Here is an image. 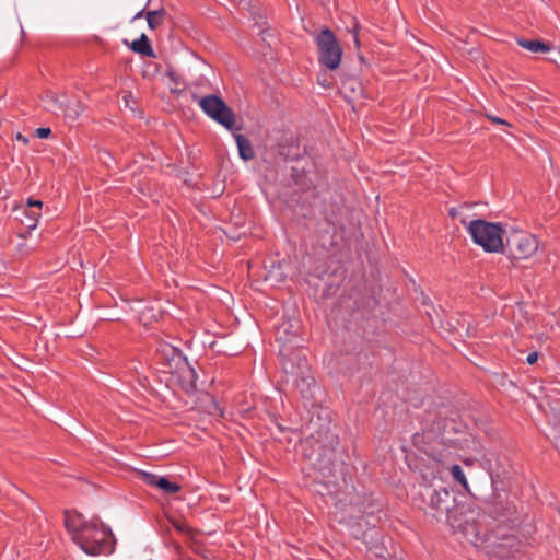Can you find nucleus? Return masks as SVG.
<instances>
[{"mask_svg": "<svg viewBox=\"0 0 560 560\" xmlns=\"http://www.w3.org/2000/svg\"><path fill=\"white\" fill-rule=\"evenodd\" d=\"M63 515L67 532L85 553L97 556L113 552V533L98 518L86 521L81 513L70 510H66Z\"/></svg>", "mask_w": 560, "mask_h": 560, "instance_id": "1", "label": "nucleus"}, {"mask_svg": "<svg viewBox=\"0 0 560 560\" xmlns=\"http://www.w3.org/2000/svg\"><path fill=\"white\" fill-rule=\"evenodd\" d=\"M288 332V327L282 325L276 334V340L281 343L279 354L282 369L288 375L294 377L296 386L302 384L310 387L314 383V377L310 374L306 358L301 349H293L288 345L291 341V338L285 336Z\"/></svg>", "mask_w": 560, "mask_h": 560, "instance_id": "2", "label": "nucleus"}, {"mask_svg": "<svg viewBox=\"0 0 560 560\" xmlns=\"http://www.w3.org/2000/svg\"><path fill=\"white\" fill-rule=\"evenodd\" d=\"M423 501H428L429 511L435 518L445 517L447 524L453 528H463L458 515L463 514V506H459L452 490L441 487L440 489L424 488L421 492Z\"/></svg>", "mask_w": 560, "mask_h": 560, "instance_id": "3", "label": "nucleus"}, {"mask_svg": "<svg viewBox=\"0 0 560 560\" xmlns=\"http://www.w3.org/2000/svg\"><path fill=\"white\" fill-rule=\"evenodd\" d=\"M468 232L474 242L488 253H499L503 249V229L500 223L488 222L482 219L472 220Z\"/></svg>", "mask_w": 560, "mask_h": 560, "instance_id": "4", "label": "nucleus"}, {"mask_svg": "<svg viewBox=\"0 0 560 560\" xmlns=\"http://www.w3.org/2000/svg\"><path fill=\"white\" fill-rule=\"evenodd\" d=\"M315 40L319 63L329 70H336L341 62L342 48L334 32L326 27L318 33Z\"/></svg>", "mask_w": 560, "mask_h": 560, "instance_id": "5", "label": "nucleus"}, {"mask_svg": "<svg viewBox=\"0 0 560 560\" xmlns=\"http://www.w3.org/2000/svg\"><path fill=\"white\" fill-rule=\"evenodd\" d=\"M201 109L213 120L225 127L230 131L242 130L241 126L235 124V113L218 95L210 94L199 101Z\"/></svg>", "mask_w": 560, "mask_h": 560, "instance_id": "6", "label": "nucleus"}, {"mask_svg": "<svg viewBox=\"0 0 560 560\" xmlns=\"http://www.w3.org/2000/svg\"><path fill=\"white\" fill-rule=\"evenodd\" d=\"M538 249V241L532 234L524 232H513L503 243L502 252L511 259H526L534 255Z\"/></svg>", "mask_w": 560, "mask_h": 560, "instance_id": "7", "label": "nucleus"}, {"mask_svg": "<svg viewBox=\"0 0 560 560\" xmlns=\"http://www.w3.org/2000/svg\"><path fill=\"white\" fill-rule=\"evenodd\" d=\"M313 452L306 454V457L311 462L312 466L320 471L324 477L332 475L336 462L338 459L335 447L323 445L316 442L313 446Z\"/></svg>", "mask_w": 560, "mask_h": 560, "instance_id": "8", "label": "nucleus"}, {"mask_svg": "<svg viewBox=\"0 0 560 560\" xmlns=\"http://www.w3.org/2000/svg\"><path fill=\"white\" fill-rule=\"evenodd\" d=\"M486 541H489V552L498 558L514 557L521 549V540L514 535H502L492 533Z\"/></svg>", "mask_w": 560, "mask_h": 560, "instance_id": "9", "label": "nucleus"}, {"mask_svg": "<svg viewBox=\"0 0 560 560\" xmlns=\"http://www.w3.org/2000/svg\"><path fill=\"white\" fill-rule=\"evenodd\" d=\"M155 357L158 362L165 369L167 372H173V370H179L182 365H186V358L183 357L180 350L167 342L159 343Z\"/></svg>", "mask_w": 560, "mask_h": 560, "instance_id": "10", "label": "nucleus"}, {"mask_svg": "<svg viewBox=\"0 0 560 560\" xmlns=\"http://www.w3.org/2000/svg\"><path fill=\"white\" fill-rule=\"evenodd\" d=\"M364 541L366 545V552L370 560L387 559L388 551L384 542L382 541V536L380 534H365Z\"/></svg>", "mask_w": 560, "mask_h": 560, "instance_id": "11", "label": "nucleus"}, {"mask_svg": "<svg viewBox=\"0 0 560 560\" xmlns=\"http://www.w3.org/2000/svg\"><path fill=\"white\" fill-rule=\"evenodd\" d=\"M342 91L346 97L352 101L365 97L362 83L355 78H349L345 80L342 82Z\"/></svg>", "mask_w": 560, "mask_h": 560, "instance_id": "12", "label": "nucleus"}, {"mask_svg": "<svg viewBox=\"0 0 560 560\" xmlns=\"http://www.w3.org/2000/svg\"><path fill=\"white\" fill-rule=\"evenodd\" d=\"M516 43L524 49L534 54H545L551 50V46L541 39L517 38Z\"/></svg>", "mask_w": 560, "mask_h": 560, "instance_id": "13", "label": "nucleus"}, {"mask_svg": "<svg viewBox=\"0 0 560 560\" xmlns=\"http://www.w3.org/2000/svg\"><path fill=\"white\" fill-rule=\"evenodd\" d=\"M237 144L240 158L244 161H250L255 158V152L250 141L241 133H233Z\"/></svg>", "mask_w": 560, "mask_h": 560, "instance_id": "14", "label": "nucleus"}, {"mask_svg": "<svg viewBox=\"0 0 560 560\" xmlns=\"http://www.w3.org/2000/svg\"><path fill=\"white\" fill-rule=\"evenodd\" d=\"M179 370H182L180 380H182V386L185 389V392H187V393L195 392L197 388V385H196L197 374H196L195 370L191 366H189L188 363H186V365H182Z\"/></svg>", "mask_w": 560, "mask_h": 560, "instance_id": "15", "label": "nucleus"}, {"mask_svg": "<svg viewBox=\"0 0 560 560\" xmlns=\"http://www.w3.org/2000/svg\"><path fill=\"white\" fill-rule=\"evenodd\" d=\"M130 48L132 51L145 56V57H155L154 50L151 46V43L145 34H142L139 39L133 40L130 44Z\"/></svg>", "mask_w": 560, "mask_h": 560, "instance_id": "16", "label": "nucleus"}, {"mask_svg": "<svg viewBox=\"0 0 560 560\" xmlns=\"http://www.w3.org/2000/svg\"><path fill=\"white\" fill-rule=\"evenodd\" d=\"M59 109L63 112V115L71 119L75 120L79 118L81 113L83 112V105L79 100L68 101L66 104H60Z\"/></svg>", "mask_w": 560, "mask_h": 560, "instance_id": "17", "label": "nucleus"}, {"mask_svg": "<svg viewBox=\"0 0 560 560\" xmlns=\"http://www.w3.org/2000/svg\"><path fill=\"white\" fill-rule=\"evenodd\" d=\"M165 15H166V12L164 9H160V10H155V11H148L145 13L148 26L151 30L158 28L160 25H162Z\"/></svg>", "mask_w": 560, "mask_h": 560, "instance_id": "18", "label": "nucleus"}, {"mask_svg": "<svg viewBox=\"0 0 560 560\" xmlns=\"http://www.w3.org/2000/svg\"><path fill=\"white\" fill-rule=\"evenodd\" d=\"M24 219H21V222L25 225L28 231L34 230L37 226L38 220L40 218V212L34 209H25L23 211Z\"/></svg>", "mask_w": 560, "mask_h": 560, "instance_id": "19", "label": "nucleus"}, {"mask_svg": "<svg viewBox=\"0 0 560 560\" xmlns=\"http://www.w3.org/2000/svg\"><path fill=\"white\" fill-rule=\"evenodd\" d=\"M318 242L320 246L326 250L332 249L338 246L336 235L335 233H331L330 230L322 231L318 235Z\"/></svg>", "mask_w": 560, "mask_h": 560, "instance_id": "20", "label": "nucleus"}, {"mask_svg": "<svg viewBox=\"0 0 560 560\" xmlns=\"http://www.w3.org/2000/svg\"><path fill=\"white\" fill-rule=\"evenodd\" d=\"M158 489H160L164 493L174 494V493L179 492L182 487H180V485H178L176 482H172L166 477L162 476V478H159Z\"/></svg>", "mask_w": 560, "mask_h": 560, "instance_id": "21", "label": "nucleus"}, {"mask_svg": "<svg viewBox=\"0 0 560 560\" xmlns=\"http://www.w3.org/2000/svg\"><path fill=\"white\" fill-rule=\"evenodd\" d=\"M453 478L459 482L465 489H468V483L464 470L459 465H453L451 468Z\"/></svg>", "mask_w": 560, "mask_h": 560, "instance_id": "22", "label": "nucleus"}, {"mask_svg": "<svg viewBox=\"0 0 560 560\" xmlns=\"http://www.w3.org/2000/svg\"><path fill=\"white\" fill-rule=\"evenodd\" d=\"M140 479L148 486L158 488L159 486V478H162V476L148 472V471H140L139 472Z\"/></svg>", "mask_w": 560, "mask_h": 560, "instance_id": "23", "label": "nucleus"}, {"mask_svg": "<svg viewBox=\"0 0 560 560\" xmlns=\"http://www.w3.org/2000/svg\"><path fill=\"white\" fill-rule=\"evenodd\" d=\"M317 82L324 88H330L332 85V81L328 78L327 73H322L317 77Z\"/></svg>", "mask_w": 560, "mask_h": 560, "instance_id": "24", "label": "nucleus"}, {"mask_svg": "<svg viewBox=\"0 0 560 560\" xmlns=\"http://www.w3.org/2000/svg\"><path fill=\"white\" fill-rule=\"evenodd\" d=\"M27 209H34L36 211H39L42 210V207H43V202L40 200H34V199H28L27 200Z\"/></svg>", "mask_w": 560, "mask_h": 560, "instance_id": "25", "label": "nucleus"}, {"mask_svg": "<svg viewBox=\"0 0 560 560\" xmlns=\"http://www.w3.org/2000/svg\"><path fill=\"white\" fill-rule=\"evenodd\" d=\"M36 132V136L40 139H46L49 137V135L51 133V130L50 128H44V127H40V128H37L35 130Z\"/></svg>", "mask_w": 560, "mask_h": 560, "instance_id": "26", "label": "nucleus"}, {"mask_svg": "<svg viewBox=\"0 0 560 560\" xmlns=\"http://www.w3.org/2000/svg\"><path fill=\"white\" fill-rule=\"evenodd\" d=\"M483 465L485 467L490 471L491 474V477H493V470H494V465L492 464V459L489 458V457H486L485 458V462H483ZM492 481L494 482V478H492Z\"/></svg>", "mask_w": 560, "mask_h": 560, "instance_id": "27", "label": "nucleus"}, {"mask_svg": "<svg viewBox=\"0 0 560 560\" xmlns=\"http://www.w3.org/2000/svg\"><path fill=\"white\" fill-rule=\"evenodd\" d=\"M359 24L355 23L352 32H353V40H354V44L357 46V48H360L361 44H360V39H359Z\"/></svg>", "mask_w": 560, "mask_h": 560, "instance_id": "28", "label": "nucleus"}, {"mask_svg": "<svg viewBox=\"0 0 560 560\" xmlns=\"http://www.w3.org/2000/svg\"><path fill=\"white\" fill-rule=\"evenodd\" d=\"M538 360V353L537 352H532L527 355V359H526V362L528 364H534L536 363Z\"/></svg>", "mask_w": 560, "mask_h": 560, "instance_id": "29", "label": "nucleus"}, {"mask_svg": "<svg viewBox=\"0 0 560 560\" xmlns=\"http://www.w3.org/2000/svg\"><path fill=\"white\" fill-rule=\"evenodd\" d=\"M487 117L490 120H492L493 122L510 126V124L508 121H505L504 119H502V118H499V117H495V116H490V115H488Z\"/></svg>", "mask_w": 560, "mask_h": 560, "instance_id": "30", "label": "nucleus"}, {"mask_svg": "<svg viewBox=\"0 0 560 560\" xmlns=\"http://www.w3.org/2000/svg\"><path fill=\"white\" fill-rule=\"evenodd\" d=\"M174 525H175L176 529L182 532V533H188L189 532V527L186 524H184V523H175Z\"/></svg>", "mask_w": 560, "mask_h": 560, "instance_id": "31", "label": "nucleus"}, {"mask_svg": "<svg viewBox=\"0 0 560 560\" xmlns=\"http://www.w3.org/2000/svg\"><path fill=\"white\" fill-rule=\"evenodd\" d=\"M16 138L25 144L28 142V140L21 133H18Z\"/></svg>", "mask_w": 560, "mask_h": 560, "instance_id": "32", "label": "nucleus"}, {"mask_svg": "<svg viewBox=\"0 0 560 560\" xmlns=\"http://www.w3.org/2000/svg\"><path fill=\"white\" fill-rule=\"evenodd\" d=\"M448 214L452 218H455L457 215V209L456 208H451L450 211H448Z\"/></svg>", "mask_w": 560, "mask_h": 560, "instance_id": "33", "label": "nucleus"}, {"mask_svg": "<svg viewBox=\"0 0 560 560\" xmlns=\"http://www.w3.org/2000/svg\"><path fill=\"white\" fill-rule=\"evenodd\" d=\"M421 439V435L416 433L413 436H412V440H413V443L417 444L418 443V440Z\"/></svg>", "mask_w": 560, "mask_h": 560, "instance_id": "34", "label": "nucleus"}, {"mask_svg": "<svg viewBox=\"0 0 560 560\" xmlns=\"http://www.w3.org/2000/svg\"><path fill=\"white\" fill-rule=\"evenodd\" d=\"M143 13H144V10L139 11V12L133 16V20H136V19H140V18L143 15Z\"/></svg>", "mask_w": 560, "mask_h": 560, "instance_id": "35", "label": "nucleus"}]
</instances>
